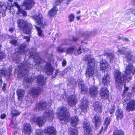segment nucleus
<instances>
[{
	"instance_id": "nucleus-1",
	"label": "nucleus",
	"mask_w": 135,
	"mask_h": 135,
	"mask_svg": "<svg viewBox=\"0 0 135 135\" xmlns=\"http://www.w3.org/2000/svg\"><path fill=\"white\" fill-rule=\"evenodd\" d=\"M35 60V64L33 65L30 64L28 62L24 61L23 63L21 64L19 68L21 72L19 74L18 76L24 78V80L28 83H32L33 80V79L30 76L28 70L30 68H37L38 70L40 69H43L44 71L47 75H51L54 69L50 63L44 61L43 62L41 59L39 57L34 56Z\"/></svg>"
},
{
	"instance_id": "nucleus-2",
	"label": "nucleus",
	"mask_w": 135,
	"mask_h": 135,
	"mask_svg": "<svg viewBox=\"0 0 135 135\" xmlns=\"http://www.w3.org/2000/svg\"><path fill=\"white\" fill-rule=\"evenodd\" d=\"M118 52L121 54H125L127 62L129 63V64L126 66L125 71L126 76L130 75L131 74L133 75L134 72L133 70V69L132 64L135 62V57L133 56L132 53L131 52H128L125 53V48L121 46H118Z\"/></svg>"
},
{
	"instance_id": "nucleus-3",
	"label": "nucleus",
	"mask_w": 135,
	"mask_h": 135,
	"mask_svg": "<svg viewBox=\"0 0 135 135\" xmlns=\"http://www.w3.org/2000/svg\"><path fill=\"white\" fill-rule=\"evenodd\" d=\"M37 81L39 85L38 88H33L31 91V93L32 96L37 97L41 93L42 89V87L45 83L46 80L44 79V76L42 75L38 76L37 78Z\"/></svg>"
},
{
	"instance_id": "nucleus-4",
	"label": "nucleus",
	"mask_w": 135,
	"mask_h": 135,
	"mask_svg": "<svg viewBox=\"0 0 135 135\" xmlns=\"http://www.w3.org/2000/svg\"><path fill=\"white\" fill-rule=\"evenodd\" d=\"M17 23L18 28L22 30L23 33L29 35L31 34L32 32V26L31 24L21 19L17 20Z\"/></svg>"
},
{
	"instance_id": "nucleus-5",
	"label": "nucleus",
	"mask_w": 135,
	"mask_h": 135,
	"mask_svg": "<svg viewBox=\"0 0 135 135\" xmlns=\"http://www.w3.org/2000/svg\"><path fill=\"white\" fill-rule=\"evenodd\" d=\"M57 116L62 124L66 123L69 120V115L67 109L65 107L58 108L57 111Z\"/></svg>"
},
{
	"instance_id": "nucleus-6",
	"label": "nucleus",
	"mask_w": 135,
	"mask_h": 135,
	"mask_svg": "<svg viewBox=\"0 0 135 135\" xmlns=\"http://www.w3.org/2000/svg\"><path fill=\"white\" fill-rule=\"evenodd\" d=\"M116 85L120 86L127 79L126 76L122 74L119 70H116L114 73Z\"/></svg>"
},
{
	"instance_id": "nucleus-7",
	"label": "nucleus",
	"mask_w": 135,
	"mask_h": 135,
	"mask_svg": "<svg viewBox=\"0 0 135 135\" xmlns=\"http://www.w3.org/2000/svg\"><path fill=\"white\" fill-rule=\"evenodd\" d=\"M95 64V61L94 59H91L89 60L86 73L87 78H89L92 77L94 74V69Z\"/></svg>"
},
{
	"instance_id": "nucleus-8",
	"label": "nucleus",
	"mask_w": 135,
	"mask_h": 135,
	"mask_svg": "<svg viewBox=\"0 0 135 135\" xmlns=\"http://www.w3.org/2000/svg\"><path fill=\"white\" fill-rule=\"evenodd\" d=\"M129 97H126L124 102H123V104H125V102L127 103V105L126 106V110L128 112L130 111H133L135 110V100H131L128 103V100L130 99V97L131 96V93H128Z\"/></svg>"
},
{
	"instance_id": "nucleus-9",
	"label": "nucleus",
	"mask_w": 135,
	"mask_h": 135,
	"mask_svg": "<svg viewBox=\"0 0 135 135\" xmlns=\"http://www.w3.org/2000/svg\"><path fill=\"white\" fill-rule=\"evenodd\" d=\"M32 18L34 19L35 22L38 25L44 27L46 24L45 21L43 20V17L41 14L40 13H37L33 16Z\"/></svg>"
},
{
	"instance_id": "nucleus-10",
	"label": "nucleus",
	"mask_w": 135,
	"mask_h": 135,
	"mask_svg": "<svg viewBox=\"0 0 135 135\" xmlns=\"http://www.w3.org/2000/svg\"><path fill=\"white\" fill-rule=\"evenodd\" d=\"M26 46L25 43H23L20 45V49L17 52H16L15 55H17L16 60L17 61L19 60V59L20 57V55L21 54H25L26 55H28L30 53V51L29 50L26 49L24 51L23 49H24Z\"/></svg>"
},
{
	"instance_id": "nucleus-11",
	"label": "nucleus",
	"mask_w": 135,
	"mask_h": 135,
	"mask_svg": "<svg viewBox=\"0 0 135 135\" xmlns=\"http://www.w3.org/2000/svg\"><path fill=\"white\" fill-rule=\"evenodd\" d=\"M100 95L102 98L104 99L108 98L109 96V92L105 87H102L100 91Z\"/></svg>"
},
{
	"instance_id": "nucleus-12",
	"label": "nucleus",
	"mask_w": 135,
	"mask_h": 135,
	"mask_svg": "<svg viewBox=\"0 0 135 135\" xmlns=\"http://www.w3.org/2000/svg\"><path fill=\"white\" fill-rule=\"evenodd\" d=\"M68 105L70 107H74L78 102L77 99L75 95H71L69 96L68 99Z\"/></svg>"
},
{
	"instance_id": "nucleus-13",
	"label": "nucleus",
	"mask_w": 135,
	"mask_h": 135,
	"mask_svg": "<svg viewBox=\"0 0 135 135\" xmlns=\"http://www.w3.org/2000/svg\"><path fill=\"white\" fill-rule=\"evenodd\" d=\"M83 128L86 130L84 135H91L92 132L91 128L90 126L89 122L86 119H85L84 120Z\"/></svg>"
},
{
	"instance_id": "nucleus-14",
	"label": "nucleus",
	"mask_w": 135,
	"mask_h": 135,
	"mask_svg": "<svg viewBox=\"0 0 135 135\" xmlns=\"http://www.w3.org/2000/svg\"><path fill=\"white\" fill-rule=\"evenodd\" d=\"M88 106L86 98H83L81 101L80 108L82 111L86 112L88 109Z\"/></svg>"
},
{
	"instance_id": "nucleus-15",
	"label": "nucleus",
	"mask_w": 135,
	"mask_h": 135,
	"mask_svg": "<svg viewBox=\"0 0 135 135\" xmlns=\"http://www.w3.org/2000/svg\"><path fill=\"white\" fill-rule=\"evenodd\" d=\"M51 107L50 104H48L45 102H40L37 104L36 108L40 111L43 110Z\"/></svg>"
},
{
	"instance_id": "nucleus-16",
	"label": "nucleus",
	"mask_w": 135,
	"mask_h": 135,
	"mask_svg": "<svg viewBox=\"0 0 135 135\" xmlns=\"http://www.w3.org/2000/svg\"><path fill=\"white\" fill-rule=\"evenodd\" d=\"M45 135H55L56 131L53 127H50L46 128L44 129Z\"/></svg>"
},
{
	"instance_id": "nucleus-17",
	"label": "nucleus",
	"mask_w": 135,
	"mask_h": 135,
	"mask_svg": "<svg viewBox=\"0 0 135 135\" xmlns=\"http://www.w3.org/2000/svg\"><path fill=\"white\" fill-rule=\"evenodd\" d=\"M54 113L52 110H46L44 113V116L46 120H52L54 117Z\"/></svg>"
},
{
	"instance_id": "nucleus-18",
	"label": "nucleus",
	"mask_w": 135,
	"mask_h": 135,
	"mask_svg": "<svg viewBox=\"0 0 135 135\" xmlns=\"http://www.w3.org/2000/svg\"><path fill=\"white\" fill-rule=\"evenodd\" d=\"M93 106L94 110L97 113H101L102 106L101 102L98 101L95 102L93 103Z\"/></svg>"
},
{
	"instance_id": "nucleus-19",
	"label": "nucleus",
	"mask_w": 135,
	"mask_h": 135,
	"mask_svg": "<svg viewBox=\"0 0 135 135\" xmlns=\"http://www.w3.org/2000/svg\"><path fill=\"white\" fill-rule=\"evenodd\" d=\"M35 3L33 0L25 1L23 4V6L25 7L26 9L28 10L31 9L34 6Z\"/></svg>"
},
{
	"instance_id": "nucleus-20",
	"label": "nucleus",
	"mask_w": 135,
	"mask_h": 135,
	"mask_svg": "<svg viewBox=\"0 0 135 135\" xmlns=\"http://www.w3.org/2000/svg\"><path fill=\"white\" fill-rule=\"evenodd\" d=\"M33 120L36 122L39 126L41 127L44 124L46 121V119L45 118L41 116L38 117L33 118Z\"/></svg>"
},
{
	"instance_id": "nucleus-21",
	"label": "nucleus",
	"mask_w": 135,
	"mask_h": 135,
	"mask_svg": "<svg viewBox=\"0 0 135 135\" xmlns=\"http://www.w3.org/2000/svg\"><path fill=\"white\" fill-rule=\"evenodd\" d=\"M97 87L93 86H91L89 89V93L90 95L92 97H95L98 93Z\"/></svg>"
},
{
	"instance_id": "nucleus-22",
	"label": "nucleus",
	"mask_w": 135,
	"mask_h": 135,
	"mask_svg": "<svg viewBox=\"0 0 135 135\" xmlns=\"http://www.w3.org/2000/svg\"><path fill=\"white\" fill-rule=\"evenodd\" d=\"M100 69L103 72L107 71L108 68V63L105 60L102 61L100 63Z\"/></svg>"
},
{
	"instance_id": "nucleus-23",
	"label": "nucleus",
	"mask_w": 135,
	"mask_h": 135,
	"mask_svg": "<svg viewBox=\"0 0 135 135\" xmlns=\"http://www.w3.org/2000/svg\"><path fill=\"white\" fill-rule=\"evenodd\" d=\"M93 121L95 123L96 127H98L101 123V118L99 114H97L94 116L93 119Z\"/></svg>"
},
{
	"instance_id": "nucleus-24",
	"label": "nucleus",
	"mask_w": 135,
	"mask_h": 135,
	"mask_svg": "<svg viewBox=\"0 0 135 135\" xmlns=\"http://www.w3.org/2000/svg\"><path fill=\"white\" fill-rule=\"evenodd\" d=\"M23 131L25 134H28L29 135L32 131L31 125L29 124H24Z\"/></svg>"
},
{
	"instance_id": "nucleus-25",
	"label": "nucleus",
	"mask_w": 135,
	"mask_h": 135,
	"mask_svg": "<svg viewBox=\"0 0 135 135\" xmlns=\"http://www.w3.org/2000/svg\"><path fill=\"white\" fill-rule=\"evenodd\" d=\"M69 121L73 126L77 125L79 122V119L77 117H74L71 118Z\"/></svg>"
},
{
	"instance_id": "nucleus-26",
	"label": "nucleus",
	"mask_w": 135,
	"mask_h": 135,
	"mask_svg": "<svg viewBox=\"0 0 135 135\" xmlns=\"http://www.w3.org/2000/svg\"><path fill=\"white\" fill-rule=\"evenodd\" d=\"M15 5L18 9V11L17 13L20 16H26L27 15L26 12L20 8L19 6L17 3H15Z\"/></svg>"
},
{
	"instance_id": "nucleus-27",
	"label": "nucleus",
	"mask_w": 135,
	"mask_h": 135,
	"mask_svg": "<svg viewBox=\"0 0 135 135\" xmlns=\"http://www.w3.org/2000/svg\"><path fill=\"white\" fill-rule=\"evenodd\" d=\"M115 114L116 118L117 120L122 119L123 116V112L121 109L117 110L116 111Z\"/></svg>"
},
{
	"instance_id": "nucleus-28",
	"label": "nucleus",
	"mask_w": 135,
	"mask_h": 135,
	"mask_svg": "<svg viewBox=\"0 0 135 135\" xmlns=\"http://www.w3.org/2000/svg\"><path fill=\"white\" fill-rule=\"evenodd\" d=\"M131 13L132 15L130 17V20L133 21H135V9L129 10L127 13V15L130 14Z\"/></svg>"
},
{
	"instance_id": "nucleus-29",
	"label": "nucleus",
	"mask_w": 135,
	"mask_h": 135,
	"mask_svg": "<svg viewBox=\"0 0 135 135\" xmlns=\"http://www.w3.org/2000/svg\"><path fill=\"white\" fill-rule=\"evenodd\" d=\"M102 83L105 85H107L109 83L110 77L108 74L105 75L102 79Z\"/></svg>"
},
{
	"instance_id": "nucleus-30",
	"label": "nucleus",
	"mask_w": 135,
	"mask_h": 135,
	"mask_svg": "<svg viewBox=\"0 0 135 135\" xmlns=\"http://www.w3.org/2000/svg\"><path fill=\"white\" fill-rule=\"evenodd\" d=\"M17 92L19 100H21L24 95V91L21 89H18L17 91Z\"/></svg>"
},
{
	"instance_id": "nucleus-31",
	"label": "nucleus",
	"mask_w": 135,
	"mask_h": 135,
	"mask_svg": "<svg viewBox=\"0 0 135 135\" xmlns=\"http://www.w3.org/2000/svg\"><path fill=\"white\" fill-rule=\"evenodd\" d=\"M57 10V7L54 6L48 11V15L50 17L54 16L56 15Z\"/></svg>"
},
{
	"instance_id": "nucleus-32",
	"label": "nucleus",
	"mask_w": 135,
	"mask_h": 135,
	"mask_svg": "<svg viewBox=\"0 0 135 135\" xmlns=\"http://www.w3.org/2000/svg\"><path fill=\"white\" fill-rule=\"evenodd\" d=\"M107 58L109 60L110 62H112L115 59V56L114 54L111 53H106L105 54Z\"/></svg>"
},
{
	"instance_id": "nucleus-33",
	"label": "nucleus",
	"mask_w": 135,
	"mask_h": 135,
	"mask_svg": "<svg viewBox=\"0 0 135 135\" xmlns=\"http://www.w3.org/2000/svg\"><path fill=\"white\" fill-rule=\"evenodd\" d=\"M111 117H108L105 119L104 123V126L105 127V129H106L109 125L110 123L112 120V119L110 118Z\"/></svg>"
},
{
	"instance_id": "nucleus-34",
	"label": "nucleus",
	"mask_w": 135,
	"mask_h": 135,
	"mask_svg": "<svg viewBox=\"0 0 135 135\" xmlns=\"http://www.w3.org/2000/svg\"><path fill=\"white\" fill-rule=\"evenodd\" d=\"M6 74H7V72L6 69H3L2 70H0V87L1 86L2 84L1 76L4 75V76H5Z\"/></svg>"
},
{
	"instance_id": "nucleus-35",
	"label": "nucleus",
	"mask_w": 135,
	"mask_h": 135,
	"mask_svg": "<svg viewBox=\"0 0 135 135\" xmlns=\"http://www.w3.org/2000/svg\"><path fill=\"white\" fill-rule=\"evenodd\" d=\"M75 50L76 49L75 47L73 46L66 49V50H65V52L66 53L71 54H72L74 51H75Z\"/></svg>"
},
{
	"instance_id": "nucleus-36",
	"label": "nucleus",
	"mask_w": 135,
	"mask_h": 135,
	"mask_svg": "<svg viewBox=\"0 0 135 135\" xmlns=\"http://www.w3.org/2000/svg\"><path fill=\"white\" fill-rule=\"evenodd\" d=\"M113 135H124V133L122 130L116 129L113 131Z\"/></svg>"
},
{
	"instance_id": "nucleus-37",
	"label": "nucleus",
	"mask_w": 135,
	"mask_h": 135,
	"mask_svg": "<svg viewBox=\"0 0 135 135\" xmlns=\"http://www.w3.org/2000/svg\"><path fill=\"white\" fill-rule=\"evenodd\" d=\"M80 88L81 89V92L82 94H85L87 93L88 89L86 86H83Z\"/></svg>"
},
{
	"instance_id": "nucleus-38",
	"label": "nucleus",
	"mask_w": 135,
	"mask_h": 135,
	"mask_svg": "<svg viewBox=\"0 0 135 135\" xmlns=\"http://www.w3.org/2000/svg\"><path fill=\"white\" fill-rule=\"evenodd\" d=\"M66 48H62L60 46L58 47L56 49L57 51L59 53H62L65 52Z\"/></svg>"
},
{
	"instance_id": "nucleus-39",
	"label": "nucleus",
	"mask_w": 135,
	"mask_h": 135,
	"mask_svg": "<svg viewBox=\"0 0 135 135\" xmlns=\"http://www.w3.org/2000/svg\"><path fill=\"white\" fill-rule=\"evenodd\" d=\"M77 82L78 83V85L79 88H80L81 87L83 86H84L85 85L84 83L83 82V81L81 79H79L77 80Z\"/></svg>"
},
{
	"instance_id": "nucleus-40",
	"label": "nucleus",
	"mask_w": 135,
	"mask_h": 135,
	"mask_svg": "<svg viewBox=\"0 0 135 135\" xmlns=\"http://www.w3.org/2000/svg\"><path fill=\"white\" fill-rule=\"evenodd\" d=\"M70 135H78L76 128L74 127L72 129L71 131Z\"/></svg>"
},
{
	"instance_id": "nucleus-41",
	"label": "nucleus",
	"mask_w": 135,
	"mask_h": 135,
	"mask_svg": "<svg viewBox=\"0 0 135 135\" xmlns=\"http://www.w3.org/2000/svg\"><path fill=\"white\" fill-rule=\"evenodd\" d=\"M12 114L13 117H14L20 114V113L17 110L14 109L12 110Z\"/></svg>"
},
{
	"instance_id": "nucleus-42",
	"label": "nucleus",
	"mask_w": 135,
	"mask_h": 135,
	"mask_svg": "<svg viewBox=\"0 0 135 135\" xmlns=\"http://www.w3.org/2000/svg\"><path fill=\"white\" fill-rule=\"evenodd\" d=\"M74 18L75 16L73 14H70L68 17L69 21L70 22L73 21Z\"/></svg>"
},
{
	"instance_id": "nucleus-43",
	"label": "nucleus",
	"mask_w": 135,
	"mask_h": 135,
	"mask_svg": "<svg viewBox=\"0 0 135 135\" xmlns=\"http://www.w3.org/2000/svg\"><path fill=\"white\" fill-rule=\"evenodd\" d=\"M36 28L37 30L38 34V36L40 37H42L43 35L42 33V31L41 30L40 28L36 26Z\"/></svg>"
},
{
	"instance_id": "nucleus-44",
	"label": "nucleus",
	"mask_w": 135,
	"mask_h": 135,
	"mask_svg": "<svg viewBox=\"0 0 135 135\" xmlns=\"http://www.w3.org/2000/svg\"><path fill=\"white\" fill-rule=\"evenodd\" d=\"M42 131L40 129H38L36 131V135H42Z\"/></svg>"
},
{
	"instance_id": "nucleus-45",
	"label": "nucleus",
	"mask_w": 135,
	"mask_h": 135,
	"mask_svg": "<svg viewBox=\"0 0 135 135\" xmlns=\"http://www.w3.org/2000/svg\"><path fill=\"white\" fill-rule=\"evenodd\" d=\"M62 3L60 0H55L54 5L56 7V6H59Z\"/></svg>"
},
{
	"instance_id": "nucleus-46",
	"label": "nucleus",
	"mask_w": 135,
	"mask_h": 135,
	"mask_svg": "<svg viewBox=\"0 0 135 135\" xmlns=\"http://www.w3.org/2000/svg\"><path fill=\"white\" fill-rule=\"evenodd\" d=\"M82 50L81 48L79 49L77 51H75L74 52V54L76 56H77L78 55L80 54L82 52L81 50Z\"/></svg>"
},
{
	"instance_id": "nucleus-47",
	"label": "nucleus",
	"mask_w": 135,
	"mask_h": 135,
	"mask_svg": "<svg viewBox=\"0 0 135 135\" xmlns=\"http://www.w3.org/2000/svg\"><path fill=\"white\" fill-rule=\"evenodd\" d=\"M17 125V122L16 121H12V124H11V126L12 128H15L16 127Z\"/></svg>"
},
{
	"instance_id": "nucleus-48",
	"label": "nucleus",
	"mask_w": 135,
	"mask_h": 135,
	"mask_svg": "<svg viewBox=\"0 0 135 135\" xmlns=\"http://www.w3.org/2000/svg\"><path fill=\"white\" fill-rule=\"evenodd\" d=\"M10 43L14 45H15L17 43V41L15 40H12L9 42Z\"/></svg>"
},
{
	"instance_id": "nucleus-49",
	"label": "nucleus",
	"mask_w": 135,
	"mask_h": 135,
	"mask_svg": "<svg viewBox=\"0 0 135 135\" xmlns=\"http://www.w3.org/2000/svg\"><path fill=\"white\" fill-rule=\"evenodd\" d=\"M115 107H114L112 106L110 109V114H112L114 113V111Z\"/></svg>"
},
{
	"instance_id": "nucleus-50",
	"label": "nucleus",
	"mask_w": 135,
	"mask_h": 135,
	"mask_svg": "<svg viewBox=\"0 0 135 135\" xmlns=\"http://www.w3.org/2000/svg\"><path fill=\"white\" fill-rule=\"evenodd\" d=\"M52 56V54H47L46 55V57L48 58L49 60L50 61H51Z\"/></svg>"
},
{
	"instance_id": "nucleus-51",
	"label": "nucleus",
	"mask_w": 135,
	"mask_h": 135,
	"mask_svg": "<svg viewBox=\"0 0 135 135\" xmlns=\"http://www.w3.org/2000/svg\"><path fill=\"white\" fill-rule=\"evenodd\" d=\"M5 54L3 52H0V59H2L4 57Z\"/></svg>"
},
{
	"instance_id": "nucleus-52",
	"label": "nucleus",
	"mask_w": 135,
	"mask_h": 135,
	"mask_svg": "<svg viewBox=\"0 0 135 135\" xmlns=\"http://www.w3.org/2000/svg\"><path fill=\"white\" fill-rule=\"evenodd\" d=\"M23 38L24 39H26V41L27 42H29L30 41V36H23Z\"/></svg>"
},
{
	"instance_id": "nucleus-53",
	"label": "nucleus",
	"mask_w": 135,
	"mask_h": 135,
	"mask_svg": "<svg viewBox=\"0 0 135 135\" xmlns=\"http://www.w3.org/2000/svg\"><path fill=\"white\" fill-rule=\"evenodd\" d=\"M89 57L88 56V55H85V56L84 57V60L85 61H86L88 60V61L90 59H89Z\"/></svg>"
},
{
	"instance_id": "nucleus-54",
	"label": "nucleus",
	"mask_w": 135,
	"mask_h": 135,
	"mask_svg": "<svg viewBox=\"0 0 135 135\" xmlns=\"http://www.w3.org/2000/svg\"><path fill=\"white\" fill-rule=\"evenodd\" d=\"M66 62L65 60H64L62 62V65L63 66H64L66 65Z\"/></svg>"
},
{
	"instance_id": "nucleus-55",
	"label": "nucleus",
	"mask_w": 135,
	"mask_h": 135,
	"mask_svg": "<svg viewBox=\"0 0 135 135\" xmlns=\"http://www.w3.org/2000/svg\"><path fill=\"white\" fill-rule=\"evenodd\" d=\"M128 88L127 87H125V89L123 91V96H124V95L125 94V93L127 91V90H128Z\"/></svg>"
},
{
	"instance_id": "nucleus-56",
	"label": "nucleus",
	"mask_w": 135,
	"mask_h": 135,
	"mask_svg": "<svg viewBox=\"0 0 135 135\" xmlns=\"http://www.w3.org/2000/svg\"><path fill=\"white\" fill-rule=\"evenodd\" d=\"M59 73V71L57 70H56L55 72V73L54 76H53V77L54 78H55V77Z\"/></svg>"
},
{
	"instance_id": "nucleus-57",
	"label": "nucleus",
	"mask_w": 135,
	"mask_h": 135,
	"mask_svg": "<svg viewBox=\"0 0 135 135\" xmlns=\"http://www.w3.org/2000/svg\"><path fill=\"white\" fill-rule=\"evenodd\" d=\"M73 0H66V2H65V3L67 4L68 5L70 3L71 1Z\"/></svg>"
},
{
	"instance_id": "nucleus-58",
	"label": "nucleus",
	"mask_w": 135,
	"mask_h": 135,
	"mask_svg": "<svg viewBox=\"0 0 135 135\" xmlns=\"http://www.w3.org/2000/svg\"><path fill=\"white\" fill-rule=\"evenodd\" d=\"M6 116V115L5 114H1V118L2 119H3L5 118Z\"/></svg>"
},
{
	"instance_id": "nucleus-59",
	"label": "nucleus",
	"mask_w": 135,
	"mask_h": 135,
	"mask_svg": "<svg viewBox=\"0 0 135 135\" xmlns=\"http://www.w3.org/2000/svg\"><path fill=\"white\" fill-rule=\"evenodd\" d=\"M123 40L124 41H129L128 39L126 38H123Z\"/></svg>"
},
{
	"instance_id": "nucleus-60",
	"label": "nucleus",
	"mask_w": 135,
	"mask_h": 135,
	"mask_svg": "<svg viewBox=\"0 0 135 135\" xmlns=\"http://www.w3.org/2000/svg\"><path fill=\"white\" fill-rule=\"evenodd\" d=\"M6 85V84L5 83H4L3 85V86L2 88L3 90V91H4L5 90V87Z\"/></svg>"
},
{
	"instance_id": "nucleus-61",
	"label": "nucleus",
	"mask_w": 135,
	"mask_h": 135,
	"mask_svg": "<svg viewBox=\"0 0 135 135\" xmlns=\"http://www.w3.org/2000/svg\"><path fill=\"white\" fill-rule=\"evenodd\" d=\"M77 40V38H76L75 37H73V40L75 41H76V40Z\"/></svg>"
},
{
	"instance_id": "nucleus-62",
	"label": "nucleus",
	"mask_w": 135,
	"mask_h": 135,
	"mask_svg": "<svg viewBox=\"0 0 135 135\" xmlns=\"http://www.w3.org/2000/svg\"><path fill=\"white\" fill-rule=\"evenodd\" d=\"M9 72H11L12 71V69L11 67H9Z\"/></svg>"
},
{
	"instance_id": "nucleus-63",
	"label": "nucleus",
	"mask_w": 135,
	"mask_h": 135,
	"mask_svg": "<svg viewBox=\"0 0 135 135\" xmlns=\"http://www.w3.org/2000/svg\"><path fill=\"white\" fill-rule=\"evenodd\" d=\"M80 16H78L76 17V19L78 20H79L80 19Z\"/></svg>"
},
{
	"instance_id": "nucleus-64",
	"label": "nucleus",
	"mask_w": 135,
	"mask_h": 135,
	"mask_svg": "<svg viewBox=\"0 0 135 135\" xmlns=\"http://www.w3.org/2000/svg\"><path fill=\"white\" fill-rule=\"evenodd\" d=\"M133 124H134V129H135V120L134 121V122L133 123Z\"/></svg>"
}]
</instances>
